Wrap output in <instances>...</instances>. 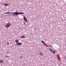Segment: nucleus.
<instances>
[{
	"mask_svg": "<svg viewBox=\"0 0 66 66\" xmlns=\"http://www.w3.org/2000/svg\"><path fill=\"white\" fill-rule=\"evenodd\" d=\"M20 14H24V13L22 12H17V11H16L15 12H13L12 13L13 15H14V16H15L16 15L17 16V15H19Z\"/></svg>",
	"mask_w": 66,
	"mask_h": 66,
	"instance_id": "nucleus-1",
	"label": "nucleus"
},
{
	"mask_svg": "<svg viewBox=\"0 0 66 66\" xmlns=\"http://www.w3.org/2000/svg\"><path fill=\"white\" fill-rule=\"evenodd\" d=\"M11 26V24L10 23H8L5 24V27L6 28H9Z\"/></svg>",
	"mask_w": 66,
	"mask_h": 66,
	"instance_id": "nucleus-2",
	"label": "nucleus"
},
{
	"mask_svg": "<svg viewBox=\"0 0 66 66\" xmlns=\"http://www.w3.org/2000/svg\"><path fill=\"white\" fill-rule=\"evenodd\" d=\"M49 50H50V51H51L52 53H53V51L52 50V49H51V48H49Z\"/></svg>",
	"mask_w": 66,
	"mask_h": 66,
	"instance_id": "nucleus-3",
	"label": "nucleus"
},
{
	"mask_svg": "<svg viewBox=\"0 0 66 66\" xmlns=\"http://www.w3.org/2000/svg\"><path fill=\"white\" fill-rule=\"evenodd\" d=\"M24 20H25V21H26V22L28 21L27 20V19L26 18V17H24Z\"/></svg>",
	"mask_w": 66,
	"mask_h": 66,
	"instance_id": "nucleus-4",
	"label": "nucleus"
},
{
	"mask_svg": "<svg viewBox=\"0 0 66 66\" xmlns=\"http://www.w3.org/2000/svg\"><path fill=\"white\" fill-rule=\"evenodd\" d=\"M15 43H17V44H18V43H19V40L17 39H16L15 40Z\"/></svg>",
	"mask_w": 66,
	"mask_h": 66,
	"instance_id": "nucleus-5",
	"label": "nucleus"
},
{
	"mask_svg": "<svg viewBox=\"0 0 66 66\" xmlns=\"http://www.w3.org/2000/svg\"><path fill=\"white\" fill-rule=\"evenodd\" d=\"M3 5H4L5 6H6V7L7 6H8L9 5V4H3Z\"/></svg>",
	"mask_w": 66,
	"mask_h": 66,
	"instance_id": "nucleus-6",
	"label": "nucleus"
},
{
	"mask_svg": "<svg viewBox=\"0 0 66 66\" xmlns=\"http://www.w3.org/2000/svg\"><path fill=\"white\" fill-rule=\"evenodd\" d=\"M19 57L20 59H22L23 58V56H19Z\"/></svg>",
	"mask_w": 66,
	"mask_h": 66,
	"instance_id": "nucleus-7",
	"label": "nucleus"
},
{
	"mask_svg": "<svg viewBox=\"0 0 66 66\" xmlns=\"http://www.w3.org/2000/svg\"><path fill=\"white\" fill-rule=\"evenodd\" d=\"M39 55L40 56H42V55H43V53H42V52H41L39 54Z\"/></svg>",
	"mask_w": 66,
	"mask_h": 66,
	"instance_id": "nucleus-8",
	"label": "nucleus"
},
{
	"mask_svg": "<svg viewBox=\"0 0 66 66\" xmlns=\"http://www.w3.org/2000/svg\"><path fill=\"white\" fill-rule=\"evenodd\" d=\"M41 42H42V43H43V44H44V45H46V43H45L44 42L43 40H41Z\"/></svg>",
	"mask_w": 66,
	"mask_h": 66,
	"instance_id": "nucleus-9",
	"label": "nucleus"
},
{
	"mask_svg": "<svg viewBox=\"0 0 66 66\" xmlns=\"http://www.w3.org/2000/svg\"><path fill=\"white\" fill-rule=\"evenodd\" d=\"M4 62H3V60H0V63H3Z\"/></svg>",
	"mask_w": 66,
	"mask_h": 66,
	"instance_id": "nucleus-10",
	"label": "nucleus"
},
{
	"mask_svg": "<svg viewBox=\"0 0 66 66\" xmlns=\"http://www.w3.org/2000/svg\"><path fill=\"white\" fill-rule=\"evenodd\" d=\"M20 38H25V37H24V36H22L20 37Z\"/></svg>",
	"mask_w": 66,
	"mask_h": 66,
	"instance_id": "nucleus-11",
	"label": "nucleus"
},
{
	"mask_svg": "<svg viewBox=\"0 0 66 66\" xmlns=\"http://www.w3.org/2000/svg\"><path fill=\"white\" fill-rule=\"evenodd\" d=\"M21 45V43H20L18 44V45Z\"/></svg>",
	"mask_w": 66,
	"mask_h": 66,
	"instance_id": "nucleus-12",
	"label": "nucleus"
},
{
	"mask_svg": "<svg viewBox=\"0 0 66 66\" xmlns=\"http://www.w3.org/2000/svg\"><path fill=\"white\" fill-rule=\"evenodd\" d=\"M12 14V12H9V14Z\"/></svg>",
	"mask_w": 66,
	"mask_h": 66,
	"instance_id": "nucleus-13",
	"label": "nucleus"
},
{
	"mask_svg": "<svg viewBox=\"0 0 66 66\" xmlns=\"http://www.w3.org/2000/svg\"><path fill=\"white\" fill-rule=\"evenodd\" d=\"M5 14H9V12H7Z\"/></svg>",
	"mask_w": 66,
	"mask_h": 66,
	"instance_id": "nucleus-14",
	"label": "nucleus"
},
{
	"mask_svg": "<svg viewBox=\"0 0 66 66\" xmlns=\"http://www.w3.org/2000/svg\"><path fill=\"white\" fill-rule=\"evenodd\" d=\"M64 59L65 60H66V56H64Z\"/></svg>",
	"mask_w": 66,
	"mask_h": 66,
	"instance_id": "nucleus-15",
	"label": "nucleus"
},
{
	"mask_svg": "<svg viewBox=\"0 0 66 66\" xmlns=\"http://www.w3.org/2000/svg\"><path fill=\"white\" fill-rule=\"evenodd\" d=\"M9 56H6L5 57L6 58L7 57Z\"/></svg>",
	"mask_w": 66,
	"mask_h": 66,
	"instance_id": "nucleus-16",
	"label": "nucleus"
},
{
	"mask_svg": "<svg viewBox=\"0 0 66 66\" xmlns=\"http://www.w3.org/2000/svg\"><path fill=\"white\" fill-rule=\"evenodd\" d=\"M7 44H8V45H9V43L8 42H7Z\"/></svg>",
	"mask_w": 66,
	"mask_h": 66,
	"instance_id": "nucleus-17",
	"label": "nucleus"
}]
</instances>
